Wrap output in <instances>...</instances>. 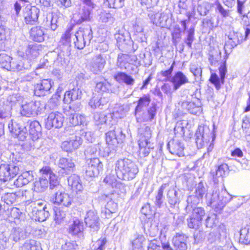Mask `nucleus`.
<instances>
[{
    "label": "nucleus",
    "instance_id": "1",
    "mask_svg": "<svg viewBox=\"0 0 250 250\" xmlns=\"http://www.w3.org/2000/svg\"><path fill=\"white\" fill-rule=\"evenodd\" d=\"M41 177L39 179L34 183V190L38 192L45 191L49 184L50 188H59L61 186L59 184L58 177L52 171L49 167H43L40 171Z\"/></svg>",
    "mask_w": 250,
    "mask_h": 250
},
{
    "label": "nucleus",
    "instance_id": "2",
    "mask_svg": "<svg viewBox=\"0 0 250 250\" xmlns=\"http://www.w3.org/2000/svg\"><path fill=\"white\" fill-rule=\"evenodd\" d=\"M206 198L208 205L217 212L221 210L230 201L231 195L223 186L220 189L215 188L211 193H207Z\"/></svg>",
    "mask_w": 250,
    "mask_h": 250
},
{
    "label": "nucleus",
    "instance_id": "3",
    "mask_svg": "<svg viewBox=\"0 0 250 250\" xmlns=\"http://www.w3.org/2000/svg\"><path fill=\"white\" fill-rule=\"evenodd\" d=\"M117 176L125 180H130L135 178L138 172L137 165L128 159H120L115 164Z\"/></svg>",
    "mask_w": 250,
    "mask_h": 250
},
{
    "label": "nucleus",
    "instance_id": "4",
    "mask_svg": "<svg viewBox=\"0 0 250 250\" xmlns=\"http://www.w3.org/2000/svg\"><path fill=\"white\" fill-rule=\"evenodd\" d=\"M64 133L66 136H69V141L62 143L61 147L66 152H72L78 149L83 144V138L81 135H83L84 130L77 131L74 127L68 126L65 128Z\"/></svg>",
    "mask_w": 250,
    "mask_h": 250
},
{
    "label": "nucleus",
    "instance_id": "5",
    "mask_svg": "<svg viewBox=\"0 0 250 250\" xmlns=\"http://www.w3.org/2000/svg\"><path fill=\"white\" fill-rule=\"evenodd\" d=\"M151 132L150 128L148 126L138 130L139 153L142 157L148 156L150 150L154 147V144L150 141Z\"/></svg>",
    "mask_w": 250,
    "mask_h": 250
},
{
    "label": "nucleus",
    "instance_id": "6",
    "mask_svg": "<svg viewBox=\"0 0 250 250\" xmlns=\"http://www.w3.org/2000/svg\"><path fill=\"white\" fill-rule=\"evenodd\" d=\"M45 108V104L39 101H22L21 107V114L22 116L27 117H35L42 113Z\"/></svg>",
    "mask_w": 250,
    "mask_h": 250
},
{
    "label": "nucleus",
    "instance_id": "7",
    "mask_svg": "<svg viewBox=\"0 0 250 250\" xmlns=\"http://www.w3.org/2000/svg\"><path fill=\"white\" fill-rule=\"evenodd\" d=\"M92 38V31L90 26L81 27L74 35L75 45L77 48L82 49L90 43Z\"/></svg>",
    "mask_w": 250,
    "mask_h": 250
},
{
    "label": "nucleus",
    "instance_id": "8",
    "mask_svg": "<svg viewBox=\"0 0 250 250\" xmlns=\"http://www.w3.org/2000/svg\"><path fill=\"white\" fill-rule=\"evenodd\" d=\"M125 138V135L123 133L122 129L117 125L106 133L107 143L113 147H116L118 145L122 144L124 142Z\"/></svg>",
    "mask_w": 250,
    "mask_h": 250
},
{
    "label": "nucleus",
    "instance_id": "9",
    "mask_svg": "<svg viewBox=\"0 0 250 250\" xmlns=\"http://www.w3.org/2000/svg\"><path fill=\"white\" fill-rule=\"evenodd\" d=\"M83 3L76 6V12L79 17L80 22L90 19L91 11L95 8L93 0H81Z\"/></svg>",
    "mask_w": 250,
    "mask_h": 250
},
{
    "label": "nucleus",
    "instance_id": "10",
    "mask_svg": "<svg viewBox=\"0 0 250 250\" xmlns=\"http://www.w3.org/2000/svg\"><path fill=\"white\" fill-rule=\"evenodd\" d=\"M196 143L198 147L202 148L205 145H207L212 138V132L208 126H199L195 135Z\"/></svg>",
    "mask_w": 250,
    "mask_h": 250
},
{
    "label": "nucleus",
    "instance_id": "11",
    "mask_svg": "<svg viewBox=\"0 0 250 250\" xmlns=\"http://www.w3.org/2000/svg\"><path fill=\"white\" fill-rule=\"evenodd\" d=\"M21 124V120L15 121L12 120L8 123V127L13 136L18 138L20 140L23 141L28 134L26 127Z\"/></svg>",
    "mask_w": 250,
    "mask_h": 250
},
{
    "label": "nucleus",
    "instance_id": "12",
    "mask_svg": "<svg viewBox=\"0 0 250 250\" xmlns=\"http://www.w3.org/2000/svg\"><path fill=\"white\" fill-rule=\"evenodd\" d=\"M86 175L89 177L98 176L103 169V165L99 159L93 157L86 160Z\"/></svg>",
    "mask_w": 250,
    "mask_h": 250
},
{
    "label": "nucleus",
    "instance_id": "13",
    "mask_svg": "<svg viewBox=\"0 0 250 250\" xmlns=\"http://www.w3.org/2000/svg\"><path fill=\"white\" fill-rule=\"evenodd\" d=\"M19 168L14 164H2L0 165V182L10 180L17 175Z\"/></svg>",
    "mask_w": 250,
    "mask_h": 250
},
{
    "label": "nucleus",
    "instance_id": "14",
    "mask_svg": "<svg viewBox=\"0 0 250 250\" xmlns=\"http://www.w3.org/2000/svg\"><path fill=\"white\" fill-rule=\"evenodd\" d=\"M207 189L203 182L199 183L195 188V195L188 196L187 198V208H192L193 206L198 204L202 199L204 195L206 193Z\"/></svg>",
    "mask_w": 250,
    "mask_h": 250
},
{
    "label": "nucleus",
    "instance_id": "15",
    "mask_svg": "<svg viewBox=\"0 0 250 250\" xmlns=\"http://www.w3.org/2000/svg\"><path fill=\"white\" fill-rule=\"evenodd\" d=\"M186 240L187 237L184 234L177 233L172 239L175 249H172L168 243L163 244V249L164 250H187Z\"/></svg>",
    "mask_w": 250,
    "mask_h": 250
},
{
    "label": "nucleus",
    "instance_id": "16",
    "mask_svg": "<svg viewBox=\"0 0 250 250\" xmlns=\"http://www.w3.org/2000/svg\"><path fill=\"white\" fill-rule=\"evenodd\" d=\"M40 9L35 6L27 5L23 10V17L26 24H35L38 20Z\"/></svg>",
    "mask_w": 250,
    "mask_h": 250
},
{
    "label": "nucleus",
    "instance_id": "17",
    "mask_svg": "<svg viewBox=\"0 0 250 250\" xmlns=\"http://www.w3.org/2000/svg\"><path fill=\"white\" fill-rule=\"evenodd\" d=\"M84 222L91 231H97L100 229V219L96 212L93 210H89L84 217Z\"/></svg>",
    "mask_w": 250,
    "mask_h": 250
},
{
    "label": "nucleus",
    "instance_id": "18",
    "mask_svg": "<svg viewBox=\"0 0 250 250\" xmlns=\"http://www.w3.org/2000/svg\"><path fill=\"white\" fill-rule=\"evenodd\" d=\"M80 105V103H78L76 108L73 106L72 108L74 110V112H71L69 115V123L73 126L79 125H86L88 122L87 117L83 114H79L76 113V111L79 110Z\"/></svg>",
    "mask_w": 250,
    "mask_h": 250
},
{
    "label": "nucleus",
    "instance_id": "19",
    "mask_svg": "<svg viewBox=\"0 0 250 250\" xmlns=\"http://www.w3.org/2000/svg\"><path fill=\"white\" fill-rule=\"evenodd\" d=\"M64 121V117L62 113L59 112H51L48 116L46 121V127L50 129L52 127L60 128Z\"/></svg>",
    "mask_w": 250,
    "mask_h": 250
},
{
    "label": "nucleus",
    "instance_id": "20",
    "mask_svg": "<svg viewBox=\"0 0 250 250\" xmlns=\"http://www.w3.org/2000/svg\"><path fill=\"white\" fill-rule=\"evenodd\" d=\"M220 78L215 73H212L209 79L210 83L213 84L217 89H219L221 85L224 84L225 75L227 71L226 63L222 64L219 67Z\"/></svg>",
    "mask_w": 250,
    "mask_h": 250
},
{
    "label": "nucleus",
    "instance_id": "21",
    "mask_svg": "<svg viewBox=\"0 0 250 250\" xmlns=\"http://www.w3.org/2000/svg\"><path fill=\"white\" fill-rule=\"evenodd\" d=\"M105 63V58L103 55L97 54L92 58L89 63L90 69L94 73H98L102 71Z\"/></svg>",
    "mask_w": 250,
    "mask_h": 250
},
{
    "label": "nucleus",
    "instance_id": "22",
    "mask_svg": "<svg viewBox=\"0 0 250 250\" xmlns=\"http://www.w3.org/2000/svg\"><path fill=\"white\" fill-rule=\"evenodd\" d=\"M52 87L51 81L48 79L42 80L34 86V94L37 96H43L49 94Z\"/></svg>",
    "mask_w": 250,
    "mask_h": 250
},
{
    "label": "nucleus",
    "instance_id": "23",
    "mask_svg": "<svg viewBox=\"0 0 250 250\" xmlns=\"http://www.w3.org/2000/svg\"><path fill=\"white\" fill-rule=\"evenodd\" d=\"M58 189V191L55 193V198H53V201L55 204L62 205L65 207H68L71 205L72 198L68 193L63 191L62 187Z\"/></svg>",
    "mask_w": 250,
    "mask_h": 250
},
{
    "label": "nucleus",
    "instance_id": "24",
    "mask_svg": "<svg viewBox=\"0 0 250 250\" xmlns=\"http://www.w3.org/2000/svg\"><path fill=\"white\" fill-rule=\"evenodd\" d=\"M36 204L39 206V208L34 207V209L33 210L35 219L39 222H43L46 220L49 216V211L46 210V207L45 206L42 207V202L38 201L37 203H34L35 205Z\"/></svg>",
    "mask_w": 250,
    "mask_h": 250
},
{
    "label": "nucleus",
    "instance_id": "25",
    "mask_svg": "<svg viewBox=\"0 0 250 250\" xmlns=\"http://www.w3.org/2000/svg\"><path fill=\"white\" fill-rule=\"evenodd\" d=\"M148 17L153 24L161 27L166 25L168 19L167 15L164 12H151L148 14Z\"/></svg>",
    "mask_w": 250,
    "mask_h": 250
},
{
    "label": "nucleus",
    "instance_id": "26",
    "mask_svg": "<svg viewBox=\"0 0 250 250\" xmlns=\"http://www.w3.org/2000/svg\"><path fill=\"white\" fill-rule=\"evenodd\" d=\"M169 81L173 84L174 90H177L182 85L189 83L187 77L181 71L176 72Z\"/></svg>",
    "mask_w": 250,
    "mask_h": 250
},
{
    "label": "nucleus",
    "instance_id": "27",
    "mask_svg": "<svg viewBox=\"0 0 250 250\" xmlns=\"http://www.w3.org/2000/svg\"><path fill=\"white\" fill-rule=\"evenodd\" d=\"M83 95L82 90L78 86L73 88L72 90L66 91L63 99L64 104H69L71 102L81 99Z\"/></svg>",
    "mask_w": 250,
    "mask_h": 250
},
{
    "label": "nucleus",
    "instance_id": "28",
    "mask_svg": "<svg viewBox=\"0 0 250 250\" xmlns=\"http://www.w3.org/2000/svg\"><path fill=\"white\" fill-rule=\"evenodd\" d=\"M167 148L169 152L179 157L184 155V146L178 140H173L168 142L167 144Z\"/></svg>",
    "mask_w": 250,
    "mask_h": 250
},
{
    "label": "nucleus",
    "instance_id": "29",
    "mask_svg": "<svg viewBox=\"0 0 250 250\" xmlns=\"http://www.w3.org/2000/svg\"><path fill=\"white\" fill-rule=\"evenodd\" d=\"M103 181L107 186L115 188L114 190L115 191L119 190L121 192H124L125 190V186L121 182L118 181L115 176L113 174H109L107 175Z\"/></svg>",
    "mask_w": 250,
    "mask_h": 250
},
{
    "label": "nucleus",
    "instance_id": "30",
    "mask_svg": "<svg viewBox=\"0 0 250 250\" xmlns=\"http://www.w3.org/2000/svg\"><path fill=\"white\" fill-rule=\"evenodd\" d=\"M150 101L151 98L148 94L144 95L139 99L137 102V105L135 109V115L137 122L139 123V122H141L139 113L142 111L144 107L149 105Z\"/></svg>",
    "mask_w": 250,
    "mask_h": 250
},
{
    "label": "nucleus",
    "instance_id": "31",
    "mask_svg": "<svg viewBox=\"0 0 250 250\" xmlns=\"http://www.w3.org/2000/svg\"><path fill=\"white\" fill-rule=\"evenodd\" d=\"M59 167L61 168L59 172L62 174H68L73 172L75 168V164L71 159L62 158L59 162Z\"/></svg>",
    "mask_w": 250,
    "mask_h": 250
},
{
    "label": "nucleus",
    "instance_id": "32",
    "mask_svg": "<svg viewBox=\"0 0 250 250\" xmlns=\"http://www.w3.org/2000/svg\"><path fill=\"white\" fill-rule=\"evenodd\" d=\"M229 170V167L226 164H222L218 166L215 171H211L210 174L215 184H217L220 180H222L225 176L226 172Z\"/></svg>",
    "mask_w": 250,
    "mask_h": 250
},
{
    "label": "nucleus",
    "instance_id": "33",
    "mask_svg": "<svg viewBox=\"0 0 250 250\" xmlns=\"http://www.w3.org/2000/svg\"><path fill=\"white\" fill-rule=\"evenodd\" d=\"M182 106L189 113L196 114L200 112L201 102L199 99H195V101L192 102L185 101L183 102Z\"/></svg>",
    "mask_w": 250,
    "mask_h": 250
},
{
    "label": "nucleus",
    "instance_id": "34",
    "mask_svg": "<svg viewBox=\"0 0 250 250\" xmlns=\"http://www.w3.org/2000/svg\"><path fill=\"white\" fill-rule=\"evenodd\" d=\"M42 49V46L36 43L29 44L25 50L26 58L29 60H34L40 54Z\"/></svg>",
    "mask_w": 250,
    "mask_h": 250
},
{
    "label": "nucleus",
    "instance_id": "35",
    "mask_svg": "<svg viewBox=\"0 0 250 250\" xmlns=\"http://www.w3.org/2000/svg\"><path fill=\"white\" fill-rule=\"evenodd\" d=\"M108 102V100L105 97H103L100 94L97 95L96 93H93V96L89 102V105L93 109L100 108Z\"/></svg>",
    "mask_w": 250,
    "mask_h": 250
},
{
    "label": "nucleus",
    "instance_id": "36",
    "mask_svg": "<svg viewBox=\"0 0 250 250\" xmlns=\"http://www.w3.org/2000/svg\"><path fill=\"white\" fill-rule=\"evenodd\" d=\"M33 179L32 172L28 171L23 172L18 176L17 180L14 182V185L18 187H21L29 183Z\"/></svg>",
    "mask_w": 250,
    "mask_h": 250
},
{
    "label": "nucleus",
    "instance_id": "37",
    "mask_svg": "<svg viewBox=\"0 0 250 250\" xmlns=\"http://www.w3.org/2000/svg\"><path fill=\"white\" fill-rule=\"evenodd\" d=\"M67 182L69 186L71 189L76 192L82 191L83 189L80 177L76 174H73L67 178Z\"/></svg>",
    "mask_w": 250,
    "mask_h": 250
},
{
    "label": "nucleus",
    "instance_id": "38",
    "mask_svg": "<svg viewBox=\"0 0 250 250\" xmlns=\"http://www.w3.org/2000/svg\"><path fill=\"white\" fill-rule=\"evenodd\" d=\"M31 39L35 42H42L44 40V31L43 28L40 26H36L31 28L30 32Z\"/></svg>",
    "mask_w": 250,
    "mask_h": 250
},
{
    "label": "nucleus",
    "instance_id": "39",
    "mask_svg": "<svg viewBox=\"0 0 250 250\" xmlns=\"http://www.w3.org/2000/svg\"><path fill=\"white\" fill-rule=\"evenodd\" d=\"M59 18V15L56 13H49L46 15L45 24L49 26L52 30L55 31L58 27Z\"/></svg>",
    "mask_w": 250,
    "mask_h": 250
},
{
    "label": "nucleus",
    "instance_id": "40",
    "mask_svg": "<svg viewBox=\"0 0 250 250\" xmlns=\"http://www.w3.org/2000/svg\"><path fill=\"white\" fill-rule=\"evenodd\" d=\"M125 114V111L123 106L120 105H116L114 108L112 113L108 114L109 117L112 119L111 125H113L116 123V119L122 118Z\"/></svg>",
    "mask_w": 250,
    "mask_h": 250
},
{
    "label": "nucleus",
    "instance_id": "41",
    "mask_svg": "<svg viewBox=\"0 0 250 250\" xmlns=\"http://www.w3.org/2000/svg\"><path fill=\"white\" fill-rule=\"evenodd\" d=\"M114 79L119 83H124L128 85H133L135 80L130 75L124 72H118L114 75Z\"/></svg>",
    "mask_w": 250,
    "mask_h": 250
},
{
    "label": "nucleus",
    "instance_id": "42",
    "mask_svg": "<svg viewBox=\"0 0 250 250\" xmlns=\"http://www.w3.org/2000/svg\"><path fill=\"white\" fill-rule=\"evenodd\" d=\"M156 114V104L155 103L151 104V105L148 108L147 113H143L142 117H140L141 122H146L151 121L154 118Z\"/></svg>",
    "mask_w": 250,
    "mask_h": 250
},
{
    "label": "nucleus",
    "instance_id": "43",
    "mask_svg": "<svg viewBox=\"0 0 250 250\" xmlns=\"http://www.w3.org/2000/svg\"><path fill=\"white\" fill-rule=\"evenodd\" d=\"M83 229V222L76 219L70 225L68 232L73 235H76L82 232Z\"/></svg>",
    "mask_w": 250,
    "mask_h": 250
},
{
    "label": "nucleus",
    "instance_id": "44",
    "mask_svg": "<svg viewBox=\"0 0 250 250\" xmlns=\"http://www.w3.org/2000/svg\"><path fill=\"white\" fill-rule=\"evenodd\" d=\"M10 237L13 241L17 242L21 239L25 238V232L21 228H13L11 231Z\"/></svg>",
    "mask_w": 250,
    "mask_h": 250
},
{
    "label": "nucleus",
    "instance_id": "45",
    "mask_svg": "<svg viewBox=\"0 0 250 250\" xmlns=\"http://www.w3.org/2000/svg\"><path fill=\"white\" fill-rule=\"evenodd\" d=\"M29 132L34 138H38L41 132V126L39 122L37 121H31L29 124Z\"/></svg>",
    "mask_w": 250,
    "mask_h": 250
},
{
    "label": "nucleus",
    "instance_id": "46",
    "mask_svg": "<svg viewBox=\"0 0 250 250\" xmlns=\"http://www.w3.org/2000/svg\"><path fill=\"white\" fill-rule=\"evenodd\" d=\"M108 114L105 115L104 113L96 112L94 113L93 118L96 125H103L104 124L110 125H111V123H110L111 122L109 121V122L108 123V119H110V118H108Z\"/></svg>",
    "mask_w": 250,
    "mask_h": 250
},
{
    "label": "nucleus",
    "instance_id": "47",
    "mask_svg": "<svg viewBox=\"0 0 250 250\" xmlns=\"http://www.w3.org/2000/svg\"><path fill=\"white\" fill-rule=\"evenodd\" d=\"M129 55L120 54L118 55L117 65L121 69H127L129 67L128 59Z\"/></svg>",
    "mask_w": 250,
    "mask_h": 250
},
{
    "label": "nucleus",
    "instance_id": "48",
    "mask_svg": "<svg viewBox=\"0 0 250 250\" xmlns=\"http://www.w3.org/2000/svg\"><path fill=\"white\" fill-rule=\"evenodd\" d=\"M168 186V183L163 184L158 190L157 194L155 197V205L158 208H160L163 203V192L164 189Z\"/></svg>",
    "mask_w": 250,
    "mask_h": 250
},
{
    "label": "nucleus",
    "instance_id": "49",
    "mask_svg": "<svg viewBox=\"0 0 250 250\" xmlns=\"http://www.w3.org/2000/svg\"><path fill=\"white\" fill-rule=\"evenodd\" d=\"M74 25L71 24L68 25L65 33L62 35L61 42L63 44L69 46L71 41V31H72Z\"/></svg>",
    "mask_w": 250,
    "mask_h": 250
},
{
    "label": "nucleus",
    "instance_id": "50",
    "mask_svg": "<svg viewBox=\"0 0 250 250\" xmlns=\"http://www.w3.org/2000/svg\"><path fill=\"white\" fill-rule=\"evenodd\" d=\"M168 201L171 206H174L179 203V198L178 196V192L174 188L170 189L167 194Z\"/></svg>",
    "mask_w": 250,
    "mask_h": 250
},
{
    "label": "nucleus",
    "instance_id": "51",
    "mask_svg": "<svg viewBox=\"0 0 250 250\" xmlns=\"http://www.w3.org/2000/svg\"><path fill=\"white\" fill-rule=\"evenodd\" d=\"M187 222L188 228L196 229L201 226L202 221L200 220V219L194 218L190 215L187 218Z\"/></svg>",
    "mask_w": 250,
    "mask_h": 250
},
{
    "label": "nucleus",
    "instance_id": "52",
    "mask_svg": "<svg viewBox=\"0 0 250 250\" xmlns=\"http://www.w3.org/2000/svg\"><path fill=\"white\" fill-rule=\"evenodd\" d=\"M239 33L234 31H230L228 35V43L233 48L240 43Z\"/></svg>",
    "mask_w": 250,
    "mask_h": 250
},
{
    "label": "nucleus",
    "instance_id": "53",
    "mask_svg": "<svg viewBox=\"0 0 250 250\" xmlns=\"http://www.w3.org/2000/svg\"><path fill=\"white\" fill-rule=\"evenodd\" d=\"M240 239L246 244L250 243V225H247L241 229Z\"/></svg>",
    "mask_w": 250,
    "mask_h": 250
},
{
    "label": "nucleus",
    "instance_id": "54",
    "mask_svg": "<svg viewBox=\"0 0 250 250\" xmlns=\"http://www.w3.org/2000/svg\"><path fill=\"white\" fill-rule=\"evenodd\" d=\"M11 60L12 59L8 55L5 54H0V65L1 67L9 70Z\"/></svg>",
    "mask_w": 250,
    "mask_h": 250
},
{
    "label": "nucleus",
    "instance_id": "55",
    "mask_svg": "<svg viewBox=\"0 0 250 250\" xmlns=\"http://www.w3.org/2000/svg\"><path fill=\"white\" fill-rule=\"evenodd\" d=\"M25 68L23 63L21 60L13 59L11 61L9 69L12 71H21Z\"/></svg>",
    "mask_w": 250,
    "mask_h": 250
},
{
    "label": "nucleus",
    "instance_id": "56",
    "mask_svg": "<svg viewBox=\"0 0 250 250\" xmlns=\"http://www.w3.org/2000/svg\"><path fill=\"white\" fill-rule=\"evenodd\" d=\"M145 240V238L143 235H137L136 238L132 242L133 250H141Z\"/></svg>",
    "mask_w": 250,
    "mask_h": 250
},
{
    "label": "nucleus",
    "instance_id": "57",
    "mask_svg": "<svg viewBox=\"0 0 250 250\" xmlns=\"http://www.w3.org/2000/svg\"><path fill=\"white\" fill-rule=\"evenodd\" d=\"M40 247L37 245L34 240H26L22 247V250H40Z\"/></svg>",
    "mask_w": 250,
    "mask_h": 250
},
{
    "label": "nucleus",
    "instance_id": "58",
    "mask_svg": "<svg viewBox=\"0 0 250 250\" xmlns=\"http://www.w3.org/2000/svg\"><path fill=\"white\" fill-rule=\"evenodd\" d=\"M54 66L59 68H63L66 64V62L63 53H59L55 60L54 61Z\"/></svg>",
    "mask_w": 250,
    "mask_h": 250
},
{
    "label": "nucleus",
    "instance_id": "59",
    "mask_svg": "<svg viewBox=\"0 0 250 250\" xmlns=\"http://www.w3.org/2000/svg\"><path fill=\"white\" fill-rule=\"evenodd\" d=\"M100 21L103 22H109L110 24L113 23L115 19L112 15L105 11L102 12L100 14Z\"/></svg>",
    "mask_w": 250,
    "mask_h": 250
},
{
    "label": "nucleus",
    "instance_id": "60",
    "mask_svg": "<svg viewBox=\"0 0 250 250\" xmlns=\"http://www.w3.org/2000/svg\"><path fill=\"white\" fill-rule=\"evenodd\" d=\"M125 0H105L104 3L110 8H120L124 5Z\"/></svg>",
    "mask_w": 250,
    "mask_h": 250
},
{
    "label": "nucleus",
    "instance_id": "61",
    "mask_svg": "<svg viewBox=\"0 0 250 250\" xmlns=\"http://www.w3.org/2000/svg\"><path fill=\"white\" fill-rule=\"evenodd\" d=\"M98 146L96 145H93L88 146L84 151V155L86 160L93 158L92 156H95L97 153Z\"/></svg>",
    "mask_w": 250,
    "mask_h": 250
},
{
    "label": "nucleus",
    "instance_id": "62",
    "mask_svg": "<svg viewBox=\"0 0 250 250\" xmlns=\"http://www.w3.org/2000/svg\"><path fill=\"white\" fill-rule=\"evenodd\" d=\"M118 205L116 203L114 202L112 200L108 202L105 205V213L108 215L116 212L117 210Z\"/></svg>",
    "mask_w": 250,
    "mask_h": 250
},
{
    "label": "nucleus",
    "instance_id": "63",
    "mask_svg": "<svg viewBox=\"0 0 250 250\" xmlns=\"http://www.w3.org/2000/svg\"><path fill=\"white\" fill-rule=\"evenodd\" d=\"M115 38L116 39L119 47H124L125 45L128 44V42H130L129 38L126 39L124 35L120 33L116 34Z\"/></svg>",
    "mask_w": 250,
    "mask_h": 250
},
{
    "label": "nucleus",
    "instance_id": "64",
    "mask_svg": "<svg viewBox=\"0 0 250 250\" xmlns=\"http://www.w3.org/2000/svg\"><path fill=\"white\" fill-rule=\"evenodd\" d=\"M163 244L156 239L151 240L148 246V250H161V245L163 247Z\"/></svg>",
    "mask_w": 250,
    "mask_h": 250
}]
</instances>
